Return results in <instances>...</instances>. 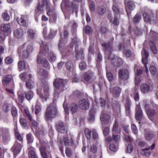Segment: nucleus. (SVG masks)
<instances>
[{"label": "nucleus", "mask_w": 158, "mask_h": 158, "mask_svg": "<svg viewBox=\"0 0 158 158\" xmlns=\"http://www.w3.org/2000/svg\"><path fill=\"white\" fill-rule=\"evenodd\" d=\"M60 142L61 144H64L66 147H72L74 145V137L73 135L70 137H63L60 139Z\"/></svg>", "instance_id": "7"}, {"label": "nucleus", "mask_w": 158, "mask_h": 158, "mask_svg": "<svg viewBox=\"0 0 158 158\" xmlns=\"http://www.w3.org/2000/svg\"><path fill=\"white\" fill-rule=\"evenodd\" d=\"M111 56V54L109 56L108 59L111 60V63L114 66L118 67L123 64V60L121 58L116 56L112 55V57Z\"/></svg>", "instance_id": "10"}, {"label": "nucleus", "mask_w": 158, "mask_h": 158, "mask_svg": "<svg viewBox=\"0 0 158 158\" xmlns=\"http://www.w3.org/2000/svg\"><path fill=\"white\" fill-rule=\"evenodd\" d=\"M26 139L28 143L31 144L33 142L34 137L31 133H29L26 135Z\"/></svg>", "instance_id": "53"}, {"label": "nucleus", "mask_w": 158, "mask_h": 158, "mask_svg": "<svg viewBox=\"0 0 158 158\" xmlns=\"http://www.w3.org/2000/svg\"><path fill=\"white\" fill-rule=\"evenodd\" d=\"M47 58L50 62H53L56 59V56L52 52H50L48 53Z\"/></svg>", "instance_id": "42"}, {"label": "nucleus", "mask_w": 158, "mask_h": 158, "mask_svg": "<svg viewBox=\"0 0 158 158\" xmlns=\"http://www.w3.org/2000/svg\"><path fill=\"white\" fill-rule=\"evenodd\" d=\"M145 137L147 140L150 141L154 138L155 136L153 132L148 131L146 132Z\"/></svg>", "instance_id": "33"}, {"label": "nucleus", "mask_w": 158, "mask_h": 158, "mask_svg": "<svg viewBox=\"0 0 158 158\" xmlns=\"http://www.w3.org/2000/svg\"><path fill=\"white\" fill-rule=\"evenodd\" d=\"M93 75V73L92 72H85L83 75L84 79L87 81H88L92 78Z\"/></svg>", "instance_id": "47"}, {"label": "nucleus", "mask_w": 158, "mask_h": 158, "mask_svg": "<svg viewBox=\"0 0 158 158\" xmlns=\"http://www.w3.org/2000/svg\"><path fill=\"white\" fill-rule=\"evenodd\" d=\"M31 79H28L26 81V87L29 90H31L34 87V82Z\"/></svg>", "instance_id": "39"}, {"label": "nucleus", "mask_w": 158, "mask_h": 158, "mask_svg": "<svg viewBox=\"0 0 158 158\" xmlns=\"http://www.w3.org/2000/svg\"><path fill=\"white\" fill-rule=\"evenodd\" d=\"M18 68L19 71L26 69V64L24 61L22 59L20 60L18 63Z\"/></svg>", "instance_id": "38"}, {"label": "nucleus", "mask_w": 158, "mask_h": 158, "mask_svg": "<svg viewBox=\"0 0 158 158\" xmlns=\"http://www.w3.org/2000/svg\"><path fill=\"white\" fill-rule=\"evenodd\" d=\"M65 66L69 71H72L73 68V63L71 60H69L65 64Z\"/></svg>", "instance_id": "44"}, {"label": "nucleus", "mask_w": 158, "mask_h": 158, "mask_svg": "<svg viewBox=\"0 0 158 158\" xmlns=\"http://www.w3.org/2000/svg\"><path fill=\"white\" fill-rule=\"evenodd\" d=\"M28 156L29 158H38L35 152L32 149L29 151Z\"/></svg>", "instance_id": "62"}, {"label": "nucleus", "mask_w": 158, "mask_h": 158, "mask_svg": "<svg viewBox=\"0 0 158 158\" xmlns=\"http://www.w3.org/2000/svg\"><path fill=\"white\" fill-rule=\"evenodd\" d=\"M127 48V46L126 45L125 43H119L118 46V49L119 50L124 51L126 50Z\"/></svg>", "instance_id": "63"}, {"label": "nucleus", "mask_w": 158, "mask_h": 158, "mask_svg": "<svg viewBox=\"0 0 158 158\" xmlns=\"http://www.w3.org/2000/svg\"><path fill=\"white\" fill-rule=\"evenodd\" d=\"M98 148L97 146L93 144L91 145L89 148V151L93 154H95L97 152Z\"/></svg>", "instance_id": "61"}, {"label": "nucleus", "mask_w": 158, "mask_h": 158, "mask_svg": "<svg viewBox=\"0 0 158 158\" xmlns=\"http://www.w3.org/2000/svg\"><path fill=\"white\" fill-rule=\"evenodd\" d=\"M33 49V46L31 45L28 44L26 45L25 44H24L22 48L23 51L19 54L20 58H28L30 53L32 52Z\"/></svg>", "instance_id": "6"}, {"label": "nucleus", "mask_w": 158, "mask_h": 158, "mask_svg": "<svg viewBox=\"0 0 158 158\" xmlns=\"http://www.w3.org/2000/svg\"><path fill=\"white\" fill-rule=\"evenodd\" d=\"M150 36L151 40L149 41V45L151 50L154 54H156L157 51L156 44H158V33L151 30Z\"/></svg>", "instance_id": "5"}, {"label": "nucleus", "mask_w": 158, "mask_h": 158, "mask_svg": "<svg viewBox=\"0 0 158 158\" xmlns=\"http://www.w3.org/2000/svg\"><path fill=\"white\" fill-rule=\"evenodd\" d=\"M69 35V32L67 30H64L63 32V38L62 36L60 34V38L58 43V45L59 48H62L65 44L67 43V38Z\"/></svg>", "instance_id": "15"}, {"label": "nucleus", "mask_w": 158, "mask_h": 158, "mask_svg": "<svg viewBox=\"0 0 158 158\" xmlns=\"http://www.w3.org/2000/svg\"><path fill=\"white\" fill-rule=\"evenodd\" d=\"M126 5L127 7L131 10H134L135 8V5L132 1H128Z\"/></svg>", "instance_id": "50"}, {"label": "nucleus", "mask_w": 158, "mask_h": 158, "mask_svg": "<svg viewBox=\"0 0 158 158\" xmlns=\"http://www.w3.org/2000/svg\"><path fill=\"white\" fill-rule=\"evenodd\" d=\"M36 91L37 94L42 99L46 100L49 96V86L46 82L38 85Z\"/></svg>", "instance_id": "3"}, {"label": "nucleus", "mask_w": 158, "mask_h": 158, "mask_svg": "<svg viewBox=\"0 0 158 158\" xmlns=\"http://www.w3.org/2000/svg\"><path fill=\"white\" fill-rule=\"evenodd\" d=\"M19 77L22 80L24 81L26 80V81L28 79H31L32 76L30 74H28L26 72H24L19 75Z\"/></svg>", "instance_id": "32"}, {"label": "nucleus", "mask_w": 158, "mask_h": 158, "mask_svg": "<svg viewBox=\"0 0 158 158\" xmlns=\"http://www.w3.org/2000/svg\"><path fill=\"white\" fill-rule=\"evenodd\" d=\"M135 111V118L136 120L140 121L142 120L143 115L142 110L140 106H137Z\"/></svg>", "instance_id": "16"}, {"label": "nucleus", "mask_w": 158, "mask_h": 158, "mask_svg": "<svg viewBox=\"0 0 158 158\" xmlns=\"http://www.w3.org/2000/svg\"><path fill=\"white\" fill-rule=\"evenodd\" d=\"M66 80L56 78L53 82V84L55 87L54 95L58 96L62 91L66 90L65 85L67 84Z\"/></svg>", "instance_id": "2"}, {"label": "nucleus", "mask_w": 158, "mask_h": 158, "mask_svg": "<svg viewBox=\"0 0 158 158\" xmlns=\"http://www.w3.org/2000/svg\"><path fill=\"white\" fill-rule=\"evenodd\" d=\"M131 96L136 102L138 101L140 99L138 90L136 87L133 88L131 91Z\"/></svg>", "instance_id": "20"}, {"label": "nucleus", "mask_w": 158, "mask_h": 158, "mask_svg": "<svg viewBox=\"0 0 158 158\" xmlns=\"http://www.w3.org/2000/svg\"><path fill=\"white\" fill-rule=\"evenodd\" d=\"M24 112L26 114V116L28 118V120H31L32 116L30 113L29 110L27 108L24 109Z\"/></svg>", "instance_id": "64"}, {"label": "nucleus", "mask_w": 158, "mask_h": 158, "mask_svg": "<svg viewBox=\"0 0 158 158\" xmlns=\"http://www.w3.org/2000/svg\"><path fill=\"white\" fill-rule=\"evenodd\" d=\"M11 110V112L13 117V118L16 117L18 114V111L16 108L12 106Z\"/></svg>", "instance_id": "60"}, {"label": "nucleus", "mask_w": 158, "mask_h": 158, "mask_svg": "<svg viewBox=\"0 0 158 158\" xmlns=\"http://www.w3.org/2000/svg\"><path fill=\"white\" fill-rule=\"evenodd\" d=\"M155 145L156 143H153L151 146L148 148H146L144 149H142L140 152V154L141 155L145 156L150 155L151 154V152L149 151H148L150 149L152 150H154L155 149Z\"/></svg>", "instance_id": "18"}, {"label": "nucleus", "mask_w": 158, "mask_h": 158, "mask_svg": "<svg viewBox=\"0 0 158 158\" xmlns=\"http://www.w3.org/2000/svg\"><path fill=\"white\" fill-rule=\"evenodd\" d=\"M48 149L44 147L41 146L40 148L41 155L43 158H48V156L50 154V150L48 148Z\"/></svg>", "instance_id": "23"}, {"label": "nucleus", "mask_w": 158, "mask_h": 158, "mask_svg": "<svg viewBox=\"0 0 158 158\" xmlns=\"http://www.w3.org/2000/svg\"><path fill=\"white\" fill-rule=\"evenodd\" d=\"M14 37L18 39H20L23 37L24 35V31L21 28H18L14 30L13 32Z\"/></svg>", "instance_id": "21"}, {"label": "nucleus", "mask_w": 158, "mask_h": 158, "mask_svg": "<svg viewBox=\"0 0 158 158\" xmlns=\"http://www.w3.org/2000/svg\"><path fill=\"white\" fill-rule=\"evenodd\" d=\"M140 89L142 93L145 94L149 91L150 87L149 84L143 83L140 86Z\"/></svg>", "instance_id": "29"}, {"label": "nucleus", "mask_w": 158, "mask_h": 158, "mask_svg": "<svg viewBox=\"0 0 158 158\" xmlns=\"http://www.w3.org/2000/svg\"><path fill=\"white\" fill-rule=\"evenodd\" d=\"M22 148V145L21 144L17 142H15L12 148L14 153L16 155L18 154L20 152Z\"/></svg>", "instance_id": "27"}, {"label": "nucleus", "mask_w": 158, "mask_h": 158, "mask_svg": "<svg viewBox=\"0 0 158 158\" xmlns=\"http://www.w3.org/2000/svg\"><path fill=\"white\" fill-rule=\"evenodd\" d=\"M76 51V56L77 59H83L84 58V52L82 49H81L79 51Z\"/></svg>", "instance_id": "40"}, {"label": "nucleus", "mask_w": 158, "mask_h": 158, "mask_svg": "<svg viewBox=\"0 0 158 158\" xmlns=\"http://www.w3.org/2000/svg\"><path fill=\"white\" fill-rule=\"evenodd\" d=\"M55 127L59 132L63 134L67 132V130L66 128L64 123L61 121H59L56 123Z\"/></svg>", "instance_id": "12"}, {"label": "nucleus", "mask_w": 158, "mask_h": 158, "mask_svg": "<svg viewBox=\"0 0 158 158\" xmlns=\"http://www.w3.org/2000/svg\"><path fill=\"white\" fill-rule=\"evenodd\" d=\"M77 25L75 22H73L71 26V31L73 35H76V33L77 31Z\"/></svg>", "instance_id": "48"}, {"label": "nucleus", "mask_w": 158, "mask_h": 158, "mask_svg": "<svg viewBox=\"0 0 158 158\" xmlns=\"http://www.w3.org/2000/svg\"><path fill=\"white\" fill-rule=\"evenodd\" d=\"M118 78L121 80H127L129 76V71L126 69H120L118 72Z\"/></svg>", "instance_id": "11"}, {"label": "nucleus", "mask_w": 158, "mask_h": 158, "mask_svg": "<svg viewBox=\"0 0 158 158\" xmlns=\"http://www.w3.org/2000/svg\"><path fill=\"white\" fill-rule=\"evenodd\" d=\"M19 123L23 127L26 128L27 127L28 125L26 120L24 118H20L19 120Z\"/></svg>", "instance_id": "59"}, {"label": "nucleus", "mask_w": 158, "mask_h": 158, "mask_svg": "<svg viewBox=\"0 0 158 158\" xmlns=\"http://www.w3.org/2000/svg\"><path fill=\"white\" fill-rule=\"evenodd\" d=\"M28 37L31 40H34L36 37V31L34 29L29 28L27 32Z\"/></svg>", "instance_id": "31"}, {"label": "nucleus", "mask_w": 158, "mask_h": 158, "mask_svg": "<svg viewBox=\"0 0 158 158\" xmlns=\"http://www.w3.org/2000/svg\"><path fill=\"white\" fill-rule=\"evenodd\" d=\"M149 105L145 103L144 106L145 109L146 113L149 118L152 117L154 116L157 115L154 110L151 108H149Z\"/></svg>", "instance_id": "25"}, {"label": "nucleus", "mask_w": 158, "mask_h": 158, "mask_svg": "<svg viewBox=\"0 0 158 158\" xmlns=\"http://www.w3.org/2000/svg\"><path fill=\"white\" fill-rule=\"evenodd\" d=\"M102 46L103 47V50L105 52L108 51L110 53H112L113 51V48L110 42H103L101 44Z\"/></svg>", "instance_id": "26"}, {"label": "nucleus", "mask_w": 158, "mask_h": 158, "mask_svg": "<svg viewBox=\"0 0 158 158\" xmlns=\"http://www.w3.org/2000/svg\"><path fill=\"white\" fill-rule=\"evenodd\" d=\"M11 80V77L9 75H6L2 80V83L4 85H6L10 82Z\"/></svg>", "instance_id": "43"}, {"label": "nucleus", "mask_w": 158, "mask_h": 158, "mask_svg": "<svg viewBox=\"0 0 158 158\" xmlns=\"http://www.w3.org/2000/svg\"><path fill=\"white\" fill-rule=\"evenodd\" d=\"M57 31V30L51 29L50 30V32L48 36L47 39H52L53 38L56 34Z\"/></svg>", "instance_id": "46"}, {"label": "nucleus", "mask_w": 158, "mask_h": 158, "mask_svg": "<svg viewBox=\"0 0 158 158\" xmlns=\"http://www.w3.org/2000/svg\"><path fill=\"white\" fill-rule=\"evenodd\" d=\"M84 132L87 139L88 140H90L91 138L92 131H91L88 128H85L84 130Z\"/></svg>", "instance_id": "54"}, {"label": "nucleus", "mask_w": 158, "mask_h": 158, "mask_svg": "<svg viewBox=\"0 0 158 158\" xmlns=\"http://www.w3.org/2000/svg\"><path fill=\"white\" fill-rule=\"evenodd\" d=\"M101 120L103 123V125H106L110 123V118L109 116L107 115L103 114L101 118Z\"/></svg>", "instance_id": "37"}, {"label": "nucleus", "mask_w": 158, "mask_h": 158, "mask_svg": "<svg viewBox=\"0 0 158 158\" xmlns=\"http://www.w3.org/2000/svg\"><path fill=\"white\" fill-rule=\"evenodd\" d=\"M71 111L72 112V113H75L77 110L78 106L77 105L74 103L71 104L70 107Z\"/></svg>", "instance_id": "55"}, {"label": "nucleus", "mask_w": 158, "mask_h": 158, "mask_svg": "<svg viewBox=\"0 0 158 158\" xmlns=\"http://www.w3.org/2000/svg\"><path fill=\"white\" fill-rule=\"evenodd\" d=\"M141 19V16L139 13H137L133 17V22L134 24L137 23H139Z\"/></svg>", "instance_id": "49"}, {"label": "nucleus", "mask_w": 158, "mask_h": 158, "mask_svg": "<svg viewBox=\"0 0 158 158\" xmlns=\"http://www.w3.org/2000/svg\"><path fill=\"white\" fill-rule=\"evenodd\" d=\"M57 109L56 105L51 104L47 108L44 114V118L47 121L55 118L57 115Z\"/></svg>", "instance_id": "4"}, {"label": "nucleus", "mask_w": 158, "mask_h": 158, "mask_svg": "<svg viewBox=\"0 0 158 158\" xmlns=\"http://www.w3.org/2000/svg\"><path fill=\"white\" fill-rule=\"evenodd\" d=\"M79 41L77 37H75L72 39V41L70 44L69 46L70 48L69 50H65L63 52L64 56H69L72 54V51L73 47L74 44H76L77 46L78 45Z\"/></svg>", "instance_id": "9"}, {"label": "nucleus", "mask_w": 158, "mask_h": 158, "mask_svg": "<svg viewBox=\"0 0 158 158\" xmlns=\"http://www.w3.org/2000/svg\"><path fill=\"white\" fill-rule=\"evenodd\" d=\"M12 106L8 103H4L2 106V110L5 114L8 113L11 110Z\"/></svg>", "instance_id": "30"}, {"label": "nucleus", "mask_w": 158, "mask_h": 158, "mask_svg": "<svg viewBox=\"0 0 158 158\" xmlns=\"http://www.w3.org/2000/svg\"><path fill=\"white\" fill-rule=\"evenodd\" d=\"M106 10L105 7L103 6H100L97 8V12L101 15H103L106 12Z\"/></svg>", "instance_id": "41"}, {"label": "nucleus", "mask_w": 158, "mask_h": 158, "mask_svg": "<svg viewBox=\"0 0 158 158\" xmlns=\"http://www.w3.org/2000/svg\"><path fill=\"white\" fill-rule=\"evenodd\" d=\"M110 93L112 94L115 97H118L120 96L122 89L119 87L115 86L113 88H110Z\"/></svg>", "instance_id": "24"}, {"label": "nucleus", "mask_w": 158, "mask_h": 158, "mask_svg": "<svg viewBox=\"0 0 158 158\" xmlns=\"http://www.w3.org/2000/svg\"><path fill=\"white\" fill-rule=\"evenodd\" d=\"M11 26L10 23L2 24L1 27V31L4 32L6 36H8L11 33Z\"/></svg>", "instance_id": "19"}, {"label": "nucleus", "mask_w": 158, "mask_h": 158, "mask_svg": "<svg viewBox=\"0 0 158 158\" xmlns=\"http://www.w3.org/2000/svg\"><path fill=\"white\" fill-rule=\"evenodd\" d=\"M78 6H77L74 2L71 3V9L72 13L75 12L76 14L77 13Z\"/></svg>", "instance_id": "56"}, {"label": "nucleus", "mask_w": 158, "mask_h": 158, "mask_svg": "<svg viewBox=\"0 0 158 158\" xmlns=\"http://www.w3.org/2000/svg\"><path fill=\"white\" fill-rule=\"evenodd\" d=\"M5 62L7 64H10L14 62L13 58L10 56H8L5 59Z\"/></svg>", "instance_id": "58"}, {"label": "nucleus", "mask_w": 158, "mask_h": 158, "mask_svg": "<svg viewBox=\"0 0 158 158\" xmlns=\"http://www.w3.org/2000/svg\"><path fill=\"white\" fill-rule=\"evenodd\" d=\"M143 53H142V62L143 64L144 67L146 69H147V64L148 63V59L149 56L148 52L146 51V50L143 48L142 49Z\"/></svg>", "instance_id": "17"}, {"label": "nucleus", "mask_w": 158, "mask_h": 158, "mask_svg": "<svg viewBox=\"0 0 158 158\" xmlns=\"http://www.w3.org/2000/svg\"><path fill=\"white\" fill-rule=\"evenodd\" d=\"M118 130V124L116 121H114V124L112 132L113 134H116L117 133V131Z\"/></svg>", "instance_id": "57"}, {"label": "nucleus", "mask_w": 158, "mask_h": 158, "mask_svg": "<svg viewBox=\"0 0 158 158\" xmlns=\"http://www.w3.org/2000/svg\"><path fill=\"white\" fill-rule=\"evenodd\" d=\"M45 6L47 15L49 16L51 20L56 23L57 17V14L55 9L48 1L44 0L38 2L35 10V16H39L43 13Z\"/></svg>", "instance_id": "1"}, {"label": "nucleus", "mask_w": 158, "mask_h": 158, "mask_svg": "<svg viewBox=\"0 0 158 158\" xmlns=\"http://www.w3.org/2000/svg\"><path fill=\"white\" fill-rule=\"evenodd\" d=\"M16 21L18 23L20 26H25L27 24V22L26 20L23 17L21 18H17Z\"/></svg>", "instance_id": "45"}, {"label": "nucleus", "mask_w": 158, "mask_h": 158, "mask_svg": "<svg viewBox=\"0 0 158 158\" xmlns=\"http://www.w3.org/2000/svg\"><path fill=\"white\" fill-rule=\"evenodd\" d=\"M131 101L129 99H127L124 104L125 112L127 116H130L131 114Z\"/></svg>", "instance_id": "22"}, {"label": "nucleus", "mask_w": 158, "mask_h": 158, "mask_svg": "<svg viewBox=\"0 0 158 158\" xmlns=\"http://www.w3.org/2000/svg\"><path fill=\"white\" fill-rule=\"evenodd\" d=\"M42 56L38 55L36 59L38 64H41L44 68L49 69V63L46 58H42Z\"/></svg>", "instance_id": "13"}, {"label": "nucleus", "mask_w": 158, "mask_h": 158, "mask_svg": "<svg viewBox=\"0 0 158 158\" xmlns=\"http://www.w3.org/2000/svg\"><path fill=\"white\" fill-rule=\"evenodd\" d=\"M150 24H156L158 23V11L156 12V15L155 16L153 14L151 18Z\"/></svg>", "instance_id": "36"}, {"label": "nucleus", "mask_w": 158, "mask_h": 158, "mask_svg": "<svg viewBox=\"0 0 158 158\" xmlns=\"http://www.w3.org/2000/svg\"><path fill=\"white\" fill-rule=\"evenodd\" d=\"M39 75L43 78L47 76V71L44 69L42 68L40 69L38 72Z\"/></svg>", "instance_id": "51"}, {"label": "nucleus", "mask_w": 158, "mask_h": 158, "mask_svg": "<svg viewBox=\"0 0 158 158\" xmlns=\"http://www.w3.org/2000/svg\"><path fill=\"white\" fill-rule=\"evenodd\" d=\"M30 122V124L31 129L33 130V129H36L37 128L38 124L36 121L33 119L32 118L31 120H29Z\"/></svg>", "instance_id": "52"}, {"label": "nucleus", "mask_w": 158, "mask_h": 158, "mask_svg": "<svg viewBox=\"0 0 158 158\" xmlns=\"http://www.w3.org/2000/svg\"><path fill=\"white\" fill-rule=\"evenodd\" d=\"M25 97L28 101L31 100L34 96V93L31 90H28L25 92Z\"/></svg>", "instance_id": "34"}, {"label": "nucleus", "mask_w": 158, "mask_h": 158, "mask_svg": "<svg viewBox=\"0 0 158 158\" xmlns=\"http://www.w3.org/2000/svg\"><path fill=\"white\" fill-rule=\"evenodd\" d=\"M112 9L114 13V15H120L122 9L119 7L117 5H113L112 6Z\"/></svg>", "instance_id": "35"}, {"label": "nucleus", "mask_w": 158, "mask_h": 158, "mask_svg": "<svg viewBox=\"0 0 158 158\" xmlns=\"http://www.w3.org/2000/svg\"><path fill=\"white\" fill-rule=\"evenodd\" d=\"M153 15L152 11L147 7L144 8V10L142 13V15L144 21L150 23L151 18Z\"/></svg>", "instance_id": "8"}, {"label": "nucleus", "mask_w": 158, "mask_h": 158, "mask_svg": "<svg viewBox=\"0 0 158 158\" xmlns=\"http://www.w3.org/2000/svg\"><path fill=\"white\" fill-rule=\"evenodd\" d=\"M49 51L48 46L47 44H43L41 45V49L38 55L44 56Z\"/></svg>", "instance_id": "28"}, {"label": "nucleus", "mask_w": 158, "mask_h": 158, "mask_svg": "<svg viewBox=\"0 0 158 158\" xmlns=\"http://www.w3.org/2000/svg\"><path fill=\"white\" fill-rule=\"evenodd\" d=\"M78 105L81 109L84 110H87L89 107L90 103L88 99L82 98L79 101Z\"/></svg>", "instance_id": "14"}]
</instances>
